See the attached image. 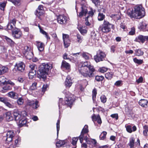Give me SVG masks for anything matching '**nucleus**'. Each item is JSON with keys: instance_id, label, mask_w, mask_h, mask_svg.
Here are the masks:
<instances>
[{"instance_id": "nucleus-1", "label": "nucleus", "mask_w": 148, "mask_h": 148, "mask_svg": "<svg viewBox=\"0 0 148 148\" xmlns=\"http://www.w3.org/2000/svg\"><path fill=\"white\" fill-rule=\"evenodd\" d=\"M78 70L79 73L84 77H91L94 76L93 72L95 70L89 62H81L78 66Z\"/></svg>"}, {"instance_id": "nucleus-2", "label": "nucleus", "mask_w": 148, "mask_h": 148, "mask_svg": "<svg viewBox=\"0 0 148 148\" xmlns=\"http://www.w3.org/2000/svg\"><path fill=\"white\" fill-rule=\"evenodd\" d=\"M134 10H129L127 11V14L131 18L140 19L145 16V9L142 5H137L134 7Z\"/></svg>"}, {"instance_id": "nucleus-3", "label": "nucleus", "mask_w": 148, "mask_h": 148, "mask_svg": "<svg viewBox=\"0 0 148 148\" xmlns=\"http://www.w3.org/2000/svg\"><path fill=\"white\" fill-rule=\"evenodd\" d=\"M52 68L51 64L44 63L40 65L37 72L38 77L40 78H42L44 80L46 77L49 70Z\"/></svg>"}, {"instance_id": "nucleus-4", "label": "nucleus", "mask_w": 148, "mask_h": 148, "mask_svg": "<svg viewBox=\"0 0 148 148\" xmlns=\"http://www.w3.org/2000/svg\"><path fill=\"white\" fill-rule=\"evenodd\" d=\"M13 115L15 120L20 126H22L26 124L27 121L25 119V117L22 112H21L17 110H14L13 112Z\"/></svg>"}, {"instance_id": "nucleus-5", "label": "nucleus", "mask_w": 148, "mask_h": 148, "mask_svg": "<svg viewBox=\"0 0 148 148\" xmlns=\"http://www.w3.org/2000/svg\"><path fill=\"white\" fill-rule=\"evenodd\" d=\"M71 96H69L68 95H66L64 101H63L62 99H60L58 103V106L59 108H61L62 105H66L70 107V108H71V105L74 101V97L72 95Z\"/></svg>"}, {"instance_id": "nucleus-6", "label": "nucleus", "mask_w": 148, "mask_h": 148, "mask_svg": "<svg viewBox=\"0 0 148 148\" xmlns=\"http://www.w3.org/2000/svg\"><path fill=\"white\" fill-rule=\"evenodd\" d=\"M113 26L112 24H110L107 21L104 20L103 24L100 26L99 29L104 33H108L111 31V28Z\"/></svg>"}, {"instance_id": "nucleus-7", "label": "nucleus", "mask_w": 148, "mask_h": 148, "mask_svg": "<svg viewBox=\"0 0 148 148\" xmlns=\"http://www.w3.org/2000/svg\"><path fill=\"white\" fill-rule=\"evenodd\" d=\"M16 134V132L13 130L8 131L6 133V136L3 137V139L5 140V143L8 144L12 142Z\"/></svg>"}, {"instance_id": "nucleus-8", "label": "nucleus", "mask_w": 148, "mask_h": 148, "mask_svg": "<svg viewBox=\"0 0 148 148\" xmlns=\"http://www.w3.org/2000/svg\"><path fill=\"white\" fill-rule=\"evenodd\" d=\"M106 55L103 51L99 50L97 52V55L94 57V59L97 62L104 60Z\"/></svg>"}, {"instance_id": "nucleus-9", "label": "nucleus", "mask_w": 148, "mask_h": 148, "mask_svg": "<svg viewBox=\"0 0 148 148\" xmlns=\"http://www.w3.org/2000/svg\"><path fill=\"white\" fill-rule=\"evenodd\" d=\"M23 54L26 58L31 59L33 56V54L31 48L28 46L25 47Z\"/></svg>"}, {"instance_id": "nucleus-10", "label": "nucleus", "mask_w": 148, "mask_h": 148, "mask_svg": "<svg viewBox=\"0 0 148 148\" xmlns=\"http://www.w3.org/2000/svg\"><path fill=\"white\" fill-rule=\"evenodd\" d=\"M16 23L15 19H13L10 20L7 25L6 29L11 30L12 32V31L16 28L15 26Z\"/></svg>"}, {"instance_id": "nucleus-11", "label": "nucleus", "mask_w": 148, "mask_h": 148, "mask_svg": "<svg viewBox=\"0 0 148 148\" xmlns=\"http://www.w3.org/2000/svg\"><path fill=\"white\" fill-rule=\"evenodd\" d=\"M88 127L87 125H85L83 129L80 136L78 137L81 143H82L86 134H87L88 132Z\"/></svg>"}, {"instance_id": "nucleus-12", "label": "nucleus", "mask_w": 148, "mask_h": 148, "mask_svg": "<svg viewBox=\"0 0 148 148\" xmlns=\"http://www.w3.org/2000/svg\"><path fill=\"white\" fill-rule=\"evenodd\" d=\"M68 18L64 15H59L57 18V22L61 24H66L68 21Z\"/></svg>"}, {"instance_id": "nucleus-13", "label": "nucleus", "mask_w": 148, "mask_h": 148, "mask_svg": "<svg viewBox=\"0 0 148 148\" xmlns=\"http://www.w3.org/2000/svg\"><path fill=\"white\" fill-rule=\"evenodd\" d=\"M134 41L139 42H141L143 43L145 41L148 42V36L139 35L135 38Z\"/></svg>"}, {"instance_id": "nucleus-14", "label": "nucleus", "mask_w": 148, "mask_h": 148, "mask_svg": "<svg viewBox=\"0 0 148 148\" xmlns=\"http://www.w3.org/2000/svg\"><path fill=\"white\" fill-rule=\"evenodd\" d=\"M0 101L3 103L6 106L9 108H13L14 107V105L10 103V100L7 98L0 97Z\"/></svg>"}, {"instance_id": "nucleus-15", "label": "nucleus", "mask_w": 148, "mask_h": 148, "mask_svg": "<svg viewBox=\"0 0 148 148\" xmlns=\"http://www.w3.org/2000/svg\"><path fill=\"white\" fill-rule=\"evenodd\" d=\"M62 35L65 47L67 48L69 46L70 43L69 36L68 34H63Z\"/></svg>"}, {"instance_id": "nucleus-16", "label": "nucleus", "mask_w": 148, "mask_h": 148, "mask_svg": "<svg viewBox=\"0 0 148 148\" xmlns=\"http://www.w3.org/2000/svg\"><path fill=\"white\" fill-rule=\"evenodd\" d=\"M12 32L13 36L16 38H20L22 37V32L19 29H15L14 30L12 31Z\"/></svg>"}, {"instance_id": "nucleus-17", "label": "nucleus", "mask_w": 148, "mask_h": 148, "mask_svg": "<svg viewBox=\"0 0 148 148\" xmlns=\"http://www.w3.org/2000/svg\"><path fill=\"white\" fill-rule=\"evenodd\" d=\"M15 68L18 71L22 72L25 69V65L23 62H20L16 63Z\"/></svg>"}, {"instance_id": "nucleus-18", "label": "nucleus", "mask_w": 148, "mask_h": 148, "mask_svg": "<svg viewBox=\"0 0 148 148\" xmlns=\"http://www.w3.org/2000/svg\"><path fill=\"white\" fill-rule=\"evenodd\" d=\"M27 104L34 109H36L39 106V102L38 101H28Z\"/></svg>"}, {"instance_id": "nucleus-19", "label": "nucleus", "mask_w": 148, "mask_h": 148, "mask_svg": "<svg viewBox=\"0 0 148 148\" xmlns=\"http://www.w3.org/2000/svg\"><path fill=\"white\" fill-rule=\"evenodd\" d=\"M64 84L66 87L69 88L71 86L72 84V81L69 76L68 75L67 76Z\"/></svg>"}, {"instance_id": "nucleus-20", "label": "nucleus", "mask_w": 148, "mask_h": 148, "mask_svg": "<svg viewBox=\"0 0 148 148\" xmlns=\"http://www.w3.org/2000/svg\"><path fill=\"white\" fill-rule=\"evenodd\" d=\"M2 79H6L3 76H2L0 77V82L3 85H5L7 84H10L11 86H13L14 85V83L12 82L10 80H8V81H6V80H5L4 81H2L1 80Z\"/></svg>"}, {"instance_id": "nucleus-21", "label": "nucleus", "mask_w": 148, "mask_h": 148, "mask_svg": "<svg viewBox=\"0 0 148 148\" xmlns=\"http://www.w3.org/2000/svg\"><path fill=\"white\" fill-rule=\"evenodd\" d=\"M66 144V141L56 140V147L58 148L61 147H64Z\"/></svg>"}, {"instance_id": "nucleus-22", "label": "nucleus", "mask_w": 148, "mask_h": 148, "mask_svg": "<svg viewBox=\"0 0 148 148\" xmlns=\"http://www.w3.org/2000/svg\"><path fill=\"white\" fill-rule=\"evenodd\" d=\"M5 116L6 120L8 121H12L13 119V117L10 112H6L5 114Z\"/></svg>"}, {"instance_id": "nucleus-23", "label": "nucleus", "mask_w": 148, "mask_h": 148, "mask_svg": "<svg viewBox=\"0 0 148 148\" xmlns=\"http://www.w3.org/2000/svg\"><path fill=\"white\" fill-rule=\"evenodd\" d=\"M139 104L143 107H146L148 105V101L146 99H141L139 101Z\"/></svg>"}, {"instance_id": "nucleus-24", "label": "nucleus", "mask_w": 148, "mask_h": 148, "mask_svg": "<svg viewBox=\"0 0 148 148\" xmlns=\"http://www.w3.org/2000/svg\"><path fill=\"white\" fill-rule=\"evenodd\" d=\"M125 127L126 128V130L129 133H131L132 132H135L137 129L135 125L133 127L132 130V127L130 125H128L127 126H125Z\"/></svg>"}, {"instance_id": "nucleus-25", "label": "nucleus", "mask_w": 148, "mask_h": 148, "mask_svg": "<svg viewBox=\"0 0 148 148\" xmlns=\"http://www.w3.org/2000/svg\"><path fill=\"white\" fill-rule=\"evenodd\" d=\"M8 96L14 99H16L18 98V94L13 91H11L8 92Z\"/></svg>"}, {"instance_id": "nucleus-26", "label": "nucleus", "mask_w": 148, "mask_h": 148, "mask_svg": "<svg viewBox=\"0 0 148 148\" xmlns=\"http://www.w3.org/2000/svg\"><path fill=\"white\" fill-rule=\"evenodd\" d=\"M147 26V25L146 23L141 22L140 23L138 28L140 30L145 31L146 30Z\"/></svg>"}, {"instance_id": "nucleus-27", "label": "nucleus", "mask_w": 148, "mask_h": 148, "mask_svg": "<svg viewBox=\"0 0 148 148\" xmlns=\"http://www.w3.org/2000/svg\"><path fill=\"white\" fill-rule=\"evenodd\" d=\"M135 139L133 137H131L130 138L129 142L127 144L128 146L130 147L129 148H134Z\"/></svg>"}, {"instance_id": "nucleus-28", "label": "nucleus", "mask_w": 148, "mask_h": 148, "mask_svg": "<svg viewBox=\"0 0 148 148\" xmlns=\"http://www.w3.org/2000/svg\"><path fill=\"white\" fill-rule=\"evenodd\" d=\"M8 71L7 67L5 66H0V75H3Z\"/></svg>"}, {"instance_id": "nucleus-29", "label": "nucleus", "mask_w": 148, "mask_h": 148, "mask_svg": "<svg viewBox=\"0 0 148 148\" xmlns=\"http://www.w3.org/2000/svg\"><path fill=\"white\" fill-rule=\"evenodd\" d=\"M36 70H30L28 74L29 78L30 79H32L33 78L34 76L36 75Z\"/></svg>"}, {"instance_id": "nucleus-30", "label": "nucleus", "mask_w": 148, "mask_h": 148, "mask_svg": "<svg viewBox=\"0 0 148 148\" xmlns=\"http://www.w3.org/2000/svg\"><path fill=\"white\" fill-rule=\"evenodd\" d=\"M62 66L65 68L66 69L69 70L70 68V65L67 62H66L65 60H63Z\"/></svg>"}, {"instance_id": "nucleus-31", "label": "nucleus", "mask_w": 148, "mask_h": 148, "mask_svg": "<svg viewBox=\"0 0 148 148\" xmlns=\"http://www.w3.org/2000/svg\"><path fill=\"white\" fill-rule=\"evenodd\" d=\"M37 43V47L39 51H42L44 49L43 43L40 42H38Z\"/></svg>"}, {"instance_id": "nucleus-32", "label": "nucleus", "mask_w": 148, "mask_h": 148, "mask_svg": "<svg viewBox=\"0 0 148 148\" xmlns=\"http://www.w3.org/2000/svg\"><path fill=\"white\" fill-rule=\"evenodd\" d=\"M82 10L79 13L78 16L79 17H81L84 14L85 16L86 15V14L87 13L88 10L87 9H84L82 7Z\"/></svg>"}, {"instance_id": "nucleus-33", "label": "nucleus", "mask_w": 148, "mask_h": 148, "mask_svg": "<svg viewBox=\"0 0 148 148\" xmlns=\"http://www.w3.org/2000/svg\"><path fill=\"white\" fill-rule=\"evenodd\" d=\"M4 39L6 40L7 43L11 46L13 45L14 44V42L10 38L5 36Z\"/></svg>"}, {"instance_id": "nucleus-34", "label": "nucleus", "mask_w": 148, "mask_h": 148, "mask_svg": "<svg viewBox=\"0 0 148 148\" xmlns=\"http://www.w3.org/2000/svg\"><path fill=\"white\" fill-rule=\"evenodd\" d=\"M38 27L40 29V32L42 34L45 35V37L47 39H49L50 38L49 36L47 33L45 31L42 29L40 26L39 25Z\"/></svg>"}, {"instance_id": "nucleus-35", "label": "nucleus", "mask_w": 148, "mask_h": 148, "mask_svg": "<svg viewBox=\"0 0 148 148\" xmlns=\"http://www.w3.org/2000/svg\"><path fill=\"white\" fill-rule=\"evenodd\" d=\"M144 52L140 49L136 50L135 51V55L136 56H140L143 55Z\"/></svg>"}, {"instance_id": "nucleus-36", "label": "nucleus", "mask_w": 148, "mask_h": 148, "mask_svg": "<svg viewBox=\"0 0 148 148\" xmlns=\"http://www.w3.org/2000/svg\"><path fill=\"white\" fill-rule=\"evenodd\" d=\"M148 132V126L145 125L143 127V134L144 136H147V132Z\"/></svg>"}, {"instance_id": "nucleus-37", "label": "nucleus", "mask_w": 148, "mask_h": 148, "mask_svg": "<svg viewBox=\"0 0 148 148\" xmlns=\"http://www.w3.org/2000/svg\"><path fill=\"white\" fill-rule=\"evenodd\" d=\"M113 75L112 72H107L105 74V76L107 79H110L112 78Z\"/></svg>"}, {"instance_id": "nucleus-38", "label": "nucleus", "mask_w": 148, "mask_h": 148, "mask_svg": "<svg viewBox=\"0 0 148 148\" xmlns=\"http://www.w3.org/2000/svg\"><path fill=\"white\" fill-rule=\"evenodd\" d=\"M24 102V99L22 97L18 98L17 100V103L18 105H23Z\"/></svg>"}, {"instance_id": "nucleus-39", "label": "nucleus", "mask_w": 148, "mask_h": 148, "mask_svg": "<svg viewBox=\"0 0 148 148\" xmlns=\"http://www.w3.org/2000/svg\"><path fill=\"white\" fill-rule=\"evenodd\" d=\"M97 94V90L96 88H94L92 91V99L94 102L95 101Z\"/></svg>"}, {"instance_id": "nucleus-40", "label": "nucleus", "mask_w": 148, "mask_h": 148, "mask_svg": "<svg viewBox=\"0 0 148 148\" xmlns=\"http://www.w3.org/2000/svg\"><path fill=\"white\" fill-rule=\"evenodd\" d=\"M82 57L86 60H88L89 58V54L86 52H83L82 53Z\"/></svg>"}, {"instance_id": "nucleus-41", "label": "nucleus", "mask_w": 148, "mask_h": 148, "mask_svg": "<svg viewBox=\"0 0 148 148\" xmlns=\"http://www.w3.org/2000/svg\"><path fill=\"white\" fill-rule=\"evenodd\" d=\"M21 141V138L20 137H18L14 141V146L16 147L18 146L20 143Z\"/></svg>"}, {"instance_id": "nucleus-42", "label": "nucleus", "mask_w": 148, "mask_h": 148, "mask_svg": "<svg viewBox=\"0 0 148 148\" xmlns=\"http://www.w3.org/2000/svg\"><path fill=\"white\" fill-rule=\"evenodd\" d=\"M107 132L105 131H103L100 135L99 138L100 139L103 140L106 138V136L107 134Z\"/></svg>"}, {"instance_id": "nucleus-43", "label": "nucleus", "mask_w": 148, "mask_h": 148, "mask_svg": "<svg viewBox=\"0 0 148 148\" xmlns=\"http://www.w3.org/2000/svg\"><path fill=\"white\" fill-rule=\"evenodd\" d=\"M105 15L101 13H99L98 17V19L99 21L103 20L105 18Z\"/></svg>"}, {"instance_id": "nucleus-44", "label": "nucleus", "mask_w": 148, "mask_h": 148, "mask_svg": "<svg viewBox=\"0 0 148 148\" xmlns=\"http://www.w3.org/2000/svg\"><path fill=\"white\" fill-rule=\"evenodd\" d=\"M38 83L36 82H33L30 87V89L32 90H34L36 89Z\"/></svg>"}, {"instance_id": "nucleus-45", "label": "nucleus", "mask_w": 148, "mask_h": 148, "mask_svg": "<svg viewBox=\"0 0 148 148\" xmlns=\"http://www.w3.org/2000/svg\"><path fill=\"white\" fill-rule=\"evenodd\" d=\"M133 61L135 63L139 64H140L143 62V60H138L136 58L133 59Z\"/></svg>"}, {"instance_id": "nucleus-46", "label": "nucleus", "mask_w": 148, "mask_h": 148, "mask_svg": "<svg viewBox=\"0 0 148 148\" xmlns=\"http://www.w3.org/2000/svg\"><path fill=\"white\" fill-rule=\"evenodd\" d=\"M43 13V10H40L39 9H37L36 12V15L38 17L42 15Z\"/></svg>"}, {"instance_id": "nucleus-47", "label": "nucleus", "mask_w": 148, "mask_h": 148, "mask_svg": "<svg viewBox=\"0 0 148 148\" xmlns=\"http://www.w3.org/2000/svg\"><path fill=\"white\" fill-rule=\"evenodd\" d=\"M78 29L81 34L83 35L87 33V30L85 29H83L82 27H79L78 28Z\"/></svg>"}, {"instance_id": "nucleus-48", "label": "nucleus", "mask_w": 148, "mask_h": 148, "mask_svg": "<svg viewBox=\"0 0 148 148\" xmlns=\"http://www.w3.org/2000/svg\"><path fill=\"white\" fill-rule=\"evenodd\" d=\"M77 42L79 43H81L83 40V36L79 34H77Z\"/></svg>"}, {"instance_id": "nucleus-49", "label": "nucleus", "mask_w": 148, "mask_h": 148, "mask_svg": "<svg viewBox=\"0 0 148 148\" xmlns=\"http://www.w3.org/2000/svg\"><path fill=\"white\" fill-rule=\"evenodd\" d=\"M101 101L103 103H105L107 100V98L104 95H101L100 97Z\"/></svg>"}, {"instance_id": "nucleus-50", "label": "nucleus", "mask_w": 148, "mask_h": 148, "mask_svg": "<svg viewBox=\"0 0 148 148\" xmlns=\"http://www.w3.org/2000/svg\"><path fill=\"white\" fill-rule=\"evenodd\" d=\"M48 85L47 84H44L42 88V91L43 93L45 92L47 90V88H48Z\"/></svg>"}, {"instance_id": "nucleus-51", "label": "nucleus", "mask_w": 148, "mask_h": 148, "mask_svg": "<svg viewBox=\"0 0 148 148\" xmlns=\"http://www.w3.org/2000/svg\"><path fill=\"white\" fill-rule=\"evenodd\" d=\"M104 77L103 76H96L95 77L96 80L98 82H100L103 80Z\"/></svg>"}, {"instance_id": "nucleus-52", "label": "nucleus", "mask_w": 148, "mask_h": 148, "mask_svg": "<svg viewBox=\"0 0 148 148\" xmlns=\"http://www.w3.org/2000/svg\"><path fill=\"white\" fill-rule=\"evenodd\" d=\"M78 137L73 138L72 140V144L73 145H76L77 142L78 140Z\"/></svg>"}, {"instance_id": "nucleus-53", "label": "nucleus", "mask_w": 148, "mask_h": 148, "mask_svg": "<svg viewBox=\"0 0 148 148\" xmlns=\"http://www.w3.org/2000/svg\"><path fill=\"white\" fill-rule=\"evenodd\" d=\"M99 117L100 116L99 115L96 116L95 114H94L92 116V121L94 122L95 121H97V119H98V117Z\"/></svg>"}, {"instance_id": "nucleus-54", "label": "nucleus", "mask_w": 148, "mask_h": 148, "mask_svg": "<svg viewBox=\"0 0 148 148\" xmlns=\"http://www.w3.org/2000/svg\"><path fill=\"white\" fill-rule=\"evenodd\" d=\"M131 31L129 32V34L130 35H133L135 34V29L134 27H133L131 28Z\"/></svg>"}, {"instance_id": "nucleus-55", "label": "nucleus", "mask_w": 148, "mask_h": 148, "mask_svg": "<svg viewBox=\"0 0 148 148\" xmlns=\"http://www.w3.org/2000/svg\"><path fill=\"white\" fill-rule=\"evenodd\" d=\"M60 121L59 120H58L57 121V122L56 123V127H57V136H58L59 131L60 130Z\"/></svg>"}, {"instance_id": "nucleus-56", "label": "nucleus", "mask_w": 148, "mask_h": 148, "mask_svg": "<svg viewBox=\"0 0 148 148\" xmlns=\"http://www.w3.org/2000/svg\"><path fill=\"white\" fill-rule=\"evenodd\" d=\"M107 69L105 67L101 68H100L99 69V71L102 73L106 72L107 71Z\"/></svg>"}, {"instance_id": "nucleus-57", "label": "nucleus", "mask_w": 148, "mask_h": 148, "mask_svg": "<svg viewBox=\"0 0 148 148\" xmlns=\"http://www.w3.org/2000/svg\"><path fill=\"white\" fill-rule=\"evenodd\" d=\"M12 89V87L10 86L7 85L3 87V89L5 91L10 90Z\"/></svg>"}, {"instance_id": "nucleus-58", "label": "nucleus", "mask_w": 148, "mask_h": 148, "mask_svg": "<svg viewBox=\"0 0 148 148\" xmlns=\"http://www.w3.org/2000/svg\"><path fill=\"white\" fill-rule=\"evenodd\" d=\"M6 5L5 3H2L0 4V8L1 10H3Z\"/></svg>"}, {"instance_id": "nucleus-59", "label": "nucleus", "mask_w": 148, "mask_h": 148, "mask_svg": "<svg viewBox=\"0 0 148 148\" xmlns=\"http://www.w3.org/2000/svg\"><path fill=\"white\" fill-rule=\"evenodd\" d=\"M92 1L96 6L99 5L100 3L99 0H92Z\"/></svg>"}, {"instance_id": "nucleus-60", "label": "nucleus", "mask_w": 148, "mask_h": 148, "mask_svg": "<svg viewBox=\"0 0 148 148\" xmlns=\"http://www.w3.org/2000/svg\"><path fill=\"white\" fill-rule=\"evenodd\" d=\"M91 36L92 38L94 40L97 39L96 34L94 32H92L91 33Z\"/></svg>"}, {"instance_id": "nucleus-61", "label": "nucleus", "mask_w": 148, "mask_h": 148, "mask_svg": "<svg viewBox=\"0 0 148 148\" xmlns=\"http://www.w3.org/2000/svg\"><path fill=\"white\" fill-rule=\"evenodd\" d=\"M30 70H36L35 68L36 67V66L34 64H32L29 65Z\"/></svg>"}, {"instance_id": "nucleus-62", "label": "nucleus", "mask_w": 148, "mask_h": 148, "mask_svg": "<svg viewBox=\"0 0 148 148\" xmlns=\"http://www.w3.org/2000/svg\"><path fill=\"white\" fill-rule=\"evenodd\" d=\"M143 80V77H140L138 79L136 80V82L138 84L142 83Z\"/></svg>"}, {"instance_id": "nucleus-63", "label": "nucleus", "mask_w": 148, "mask_h": 148, "mask_svg": "<svg viewBox=\"0 0 148 148\" xmlns=\"http://www.w3.org/2000/svg\"><path fill=\"white\" fill-rule=\"evenodd\" d=\"M89 17V16H87L85 18V24L86 25L89 26L90 25V24L88 22V18Z\"/></svg>"}, {"instance_id": "nucleus-64", "label": "nucleus", "mask_w": 148, "mask_h": 148, "mask_svg": "<svg viewBox=\"0 0 148 148\" xmlns=\"http://www.w3.org/2000/svg\"><path fill=\"white\" fill-rule=\"evenodd\" d=\"M111 116L113 118H115L116 120L118 119V116L117 114H112L111 115Z\"/></svg>"}]
</instances>
